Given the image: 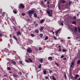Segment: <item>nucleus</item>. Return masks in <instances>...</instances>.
<instances>
[{"label":"nucleus","mask_w":80,"mask_h":80,"mask_svg":"<svg viewBox=\"0 0 80 80\" xmlns=\"http://www.w3.org/2000/svg\"><path fill=\"white\" fill-rule=\"evenodd\" d=\"M39 61L41 63H43V59L40 58L39 59Z\"/></svg>","instance_id":"obj_8"},{"label":"nucleus","mask_w":80,"mask_h":80,"mask_svg":"<svg viewBox=\"0 0 80 80\" xmlns=\"http://www.w3.org/2000/svg\"><path fill=\"white\" fill-rule=\"evenodd\" d=\"M70 77H71V79H72V80L73 79V77L72 76H71V75L70 76Z\"/></svg>","instance_id":"obj_37"},{"label":"nucleus","mask_w":80,"mask_h":80,"mask_svg":"<svg viewBox=\"0 0 80 80\" xmlns=\"http://www.w3.org/2000/svg\"><path fill=\"white\" fill-rule=\"evenodd\" d=\"M72 24H74L75 25L76 24V21H73V22H72Z\"/></svg>","instance_id":"obj_21"},{"label":"nucleus","mask_w":80,"mask_h":80,"mask_svg":"<svg viewBox=\"0 0 80 80\" xmlns=\"http://www.w3.org/2000/svg\"><path fill=\"white\" fill-rule=\"evenodd\" d=\"M78 30L79 33H80V29L79 28V27H78Z\"/></svg>","instance_id":"obj_39"},{"label":"nucleus","mask_w":80,"mask_h":80,"mask_svg":"<svg viewBox=\"0 0 80 80\" xmlns=\"http://www.w3.org/2000/svg\"><path fill=\"white\" fill-rule=\"evenodd\" d=\"M43 28H44L43 27H41L40 29V31H42V30H43Z\"/></svg>","instance_id":"obj_20"},{"label":"nucleus","mask_w":80,"mask_h":80,"mask_svg":"<svg viewBox=\"0 0 80 80\" xmlns=\"http://www.w3.org/2000/svg\"><path fill=\"white\" fill-rule=\"evenodd\" d=\"M49 1H48L47 2V4L48 5H49Z\"/></svg>","instance_id":"obj_56"},{"label":"nucleus","mask_w":80,"mask_h":80,"mask_svg":"<svg viewBox=\"0 0 80 80\" xmlns=\"http://www.w3.org/2000/svg\"><path fill=\"white\" fill-rule=\"evenodd\" d=\"M75 76L77 78H78V77L79 76V75L78 74H77Z\"/></svg>","instance_id":"obj_42"},{"label":"nucleus","mask_w":80,"mask_h":80,"mask_svg":"<svg viewBox=\"0 0 80 80\" xmlns=\"http://www.w3.org/2000/svg\"><path fill=\"white\" fill-rule=\"evenodd\" d=\"M58 47L59 48H61V46H60V45H59L58 46Z\"/></svg>","instance_id":"obj_58"},{"label":"nucleus","mask_w":80,"mask_h":80,"mask_svg":"<svg viewBox=\"0 0 80 80\" xmlns=\"http://www.w3.org/2000/svg\"><path fill=\"white\" fill-rule=\"evenodd\" d=\"M13 38L15 39V40H16L17 41L18 40V39H17V38L15 36H13Z\"/></svg>","instance_id":"obj_11"},{"label":"nucleus","mask_w":80,"mask_h":80,"mask_svg":"<svg viewBox=\"0 0 80 80\" xmlns=\"http://www.w3.org/2000/svg\"><path fill=\"white\" fill-rule=\"evenodd\" d=\"M52 72V70H50L49 71V73H50V74H51V73Z\"/></svg>","instance_id":"obj_50"},{"label":"nucleus","mask_w":80,"mask_h":80,"mask_svg":"<svg viewBox=\"0 0 80 80\" xmlns=\"http://www.w3.org/2000/svg\"><path fill=\"white\" fill-rule=\"evenodd\" d=\"M34 12H36V11L34 10H29L28 12V14L29 16V17L31 18L32 15L33 14Z\"/></svg>","instance_id":"obj_1"},{"label":"nucleus","mask_w":80,"mask_h":80,"mask_svg":"<svg viewBox=\"0 0 80 80\" xmlns=\"http://www.w3.org/2000/svg\"><path fill=\"white\" fill-rule=\"evenodd\" d=\"M19 62L20 64H21V65H23V62H22V61H19Z\"/></svg>","instance_id":"obj_18"},{"label":"nucleus","mask_w":80,"mask_h":80,"mask_svg":"<svg viewBox=\"0 0 80 80\" xmlns=\"http://www.w3.org/2000/svg\"><path fill=\"white\" fill-rule=\"evenodd\" d=\"M43 34H40V38H42V37H43Z\"/></svg>","instance_id":"obj_32"},{"label":"nucleus","mask_w":80,"mask_h":80,"mask_svg":"<svg viewBox=\"0 0 80 80\" xmlns=\"http://www.w3.org/2000/svg\"><path fill=\"white\" fill-rule=\"evenodd\" d=\"M20 9H23L25 8V6L22 3H20L19 4V8Z\"/></svg>","instance_id":"obj_2"},{"label":"nucleus","mask_w":80,"mask_h":80,"mask_svg":"<svg viewBox=\"0 0 80 80\" xmlns=\"http://www.w3.org/2000/svg\"><path fill=\"white\" fill-rule=\"evenodd\" d=\"M55 64H56V65L58 67V66H59V64H58V63L57 62H55Z\"/></svg>","instance_id":"obj_25"},{"label":"nucleus","mask_w":80,"mask_h":80,"mask_svg":"<svg viewBox=\"0 0 80 80\" xmlns=\"http://www.w3.org/2000/svg\"><path fill=\"white\" fill-rule=\"evenodd\" d=\"M13 12L14 13H15V14H17V11L15 10H13Z\"/></svg>","instance_id":"obj_19"},{"label":"nucleus","mask_w":80,"mask_h":80,"mask_svg":"<svg viewBox=\"0 0 80 80\" xmlns=\"http://www.w3.org/2000/svg\"><path fill=\"white\" fill-rule=\"evenodd\" d=\"M69 5H71V3H72V2H70V1H69Z\"/></svg>","instance_id":"obj_35"},{"label":"nucleus","mask_w":80,"mask_h":80,"mask_svg":"<svg viewBox=\"0 0 80 80\" xmlns=\"http://www.w3.org/2000/svg\"><path fill=\"white\" fill-rule=\"evenodd\" d=\"M77 63L78 64H80V60H79L77 62Z\"/></svg>","instance_id":"obj_31"},{"label":"nucleus","mask_w":80,"mask_h":80,"mask_svg":"<svg viewBox=\"0 0 80 80\" xmlns=\"http://www.w3.org/2000/svg\"><path fill=\"white\" fill-rule=\"evenodd\" d=\"M1 37H2V34H0V38H1Z\"/></svg>","instance_id":"obj_49"},{"label":"nucleus","mask_w":80,"mask_h":80,"mask_svg":"<svg viewBox=\"0 0 80 80\" xmlns=\"http://www.w3.org/2000/svg\"><path fill=\"white\" fill-rule=\"evenodd\" d=\"M75 18H76V16L74 17L73 19H74V20H75Z\"/></svg>","instance_id":"obj_53"},{"label":"nucleus","mask_w":80,"mask_h":80,"mask_svg":"<svg viewBox=\"0 0 80 80\" xmlns=\"http://www.w3.org/2000/svg\"><path fill=\"white\" fill-rule=\"evenodd\" d=\"M31 37H34L35 36V35L34 34H31Z\"/></svg>","instance_id":"obj_26"},{"label":"nucleus","mask_w":80,"mask_h":80,"mask_svg":"<svg viewBox=\"0 0 80 80\" xmlns=\"http://www.w3.org/2000/svg\"><path fill=\"white\" fill-rule=\"evenodd\" d=\"M66 49H63L62 50V51L63 52H66Z\"/></svg>","instance_id":"obj_41"},{"label":"nucleus","mask_w":80,"mask_h":80,"mask_svg":"<svg viewBox=\"0 0 80 80\" xmlns=\"http://www.w3.org/2000/svg\"><path fill=\"white\" fill-rule=\"evenodd\" d=\"M43 73L44 75H46V73H47V71H46V70L43 71Z\"/></svg>","instance_id":"obj_17"},{"label":"nucleus","mask_w":80,"mask_h":80,"mask_svg":"<svg viewBox=\"0 0 80 80\" xmlns=\"http://www.w3.org/2000/svg\"><path fill=\"white\" fill-rule=\"evenodd\" d=\"M22 16H25V13H22Z\"/></svg>","instance_id":"obj_36"},{"label":"nucleus","mask_w":80,"mask_h":80,"mask_svg":"<svg viewBox=\"0 0 80 80\" xmlns=\"http://www.w3.org/2000/svg\"><path fill=\"white\" fill-rule=\"evenodd\" d=\"M72 65H74V62H71Z\"/></svg>","instance_id":"obj_44"},{"label":"nucleus","mask_w":80,"mask_h":80,"mask_svg":"<svg viewBox=\"0 0 80 80\" xmlns=\"http://www.w3.org/2000/svg\"><path fill=\"white\" fill-rule=\"evenodd\" d=\"M66 59H67V58H64L63 59V60H66Z\"/></svg>","instance_id":"obj_60"},{"label":"nucleus","mask_w":80,"mask_h":80,"mask_svg":"<svg viewBox=\"0 0 80 80\" xmlns=\"http://www.w3.org/2000/svg\"><path fill=\"white\" fill-rule=\"evenodd\" d=\"M44 21V20L43 19H42L41 21H40V23H42L43 22V21Z\"/></svg>","instance_id":"obj_27"},{"label":"nucleus","mask_w":80,"mask_h":80,"mask_svg":"<svg viewBox=\"0 0 80 80\" xmlns=\"http://www.w3.org/2000/svg\"><path fill=\"white\" fill-rule=\"evenodd\" d=\"M39 12H40V13H42V10H39Z\"/></svg>","instance_id":"obj_62"},{"label":"nucleus","mask_w":80,"mask_h":80,"mask_svg":"<svg viewBox=\"0 0 80 80\" xmlns=\"http://www.w3.org/2000/svg\"><path fill=\"white\" fill-rule=\"evenodd\" d=\"M48 60H52V58L51 57H49L48 58Z\"/></svg>","instance_id":"obj_15"},{"label":"nucleus","mask_w":80,"mask_h":80,"mask_svg":"<svg viewBox=\"0 0 80 80\" xmlns=\"http://www.w3.org/2000/svg\"><path fill=\"white\" fill-rule=\"evenodd\" d=\"M8 47H10V44H8Z\"/></svg>","instance_id":"obj_54"},{"label":"nucleus","mask_w":80,"mask_h":80,"mask_svg":"<svg viewBox=\"0 0 80 80\" xmlns=\"http://www.w3.org/2000/svg\"><path fill=\"white\" fill-rule=\"evenodd\" d=\"M34 17L35 18H37V12H34Z\"/></svg>","instance_id":"obj_6"},{"label":"nucleus","mask_w":80,"mask_h":80,"mask_svg":"<svg viewBox=\"0 0 80 80\" xmlns=\"http://www.w3.org/2000/svg\"><path fill=\"white\" fill-rule=\"evenodd\" d=\"M39 50H42V48H39Z\"/></svg>","instance_id":"obj_52"},{"label":"nucleus","mask_w":80,"mask_h":80,"mask_svg":"<svg viewBox=\"0 0 80 80\" xmlns=\"http://www.w3.org/2000/svg\"><path fill=\"white\" fill-rule=\"evenodd\" d=\"M4 77H8V76L7 75H4Z\"/></svg>","instance_id":"obj_48"},{"label":"nucleus","mask_w":80,"mask_h":80,"mask_svg":"<svg viewBox=\"0 0 80 80\" xmlns=\"http://www.w3.org/2000/svg\"><path fill=\"white\" fill-rule=\"evenodd\" d=\"M32 49H31L30 48H28V49L27 50V52L28 53H32Z\"/></svg>","instance_id":"obj_4"},{"label":"nucleus","mask_w":80,"mask_h":80,"mask_svg":"<svg viewBox=\"0 0 80 80\" xmlns=\"http://www.w3.org/2000/svg\"><path fill=\"white\" fill-rule=\"evenodd\" d=\"M2 17H4V16H5V12H2Z\"/></svg>","instance_id":"obj_34"},{"label":"nucleus","mask_w":80,"mask_h":80,"mask_svg":"<svg viewBox=\"0 0 80 80\" xmlns=\"http://www.w3.org/2000/svg\"><path fill=\"white\" fill-rule=\"evenodd\" d=\"M28 59L30 60V62H32V59H31L30 58H28Z\"/></svg>","instance_id":"obj_40"},{"label":"nucleus","mask_w":80,"mask_h":80,"mask_svg":"<svg viewBox=\"0 0 80 80\" xmlns=\"http://www.w3.org/2000/svg\"><path fill=\"white\" fill-rule=\"evenodd\" d=\"M2 9H0V12H2Z\"/></svg>","instance_id":"obj_59"},{"label":"nucleus","mask_w":80,"mask_h":80,"mask_svg":"<svg viewBox=\"0 0 80 80\" xmlns=\"http://www.w3.org/2000/svg\"><path fill=\"white\" fill-rule=\"evenodd\" d=\"M45 78L46 79H48V77H47V76H46L45 77Z\"/></svg>","instance_id":"obj_46"},{"label":"nucleus","mask_w":80,"mask_h":80,"mask_svg":"<svg viewBox=\"0 0 80 80\" xmlns=\"http://www.w3.org/2000/svg\"><path fill=\"white\" fill-rule=\"evenodd\" d=\"M17 34L18 35H21V33H20V31H18V32H17Z\"/></svg>","instance_id":"obj_13"},{"label":"nucleus","mask_w":80,"mask_h":80,"mask_svg":"<svg viewBox=\"0 0 80 80\" xmlns=\"http://www.w3.org/2000/svg\"><path fill=\"white\" fill-rule=\"evenodd\" d=\"M25 62L27 63H30V61L27 60H25Z\"/></svg>","instance_id":"obj_30"},{"label":"nucleus","mask_w":80,"mask_h":80,"mask_svg":"<svg viewBox=\"0 0 80 80\" xmlns=\"http://www.w3.org/2000/svg\"><path fill=\"white\" fill-rule=\"evenodd\" d=\"M35 33H39V31H38V30H36L35 31Z\"/></svg>","instance_id":"obj_12"},{"label":"nucleus","mask_w":80,"mask_h":80,"mask_svg":"<svg viewBox=\"0 0 80 80\" xmlns=\"http://www.w3.org/2000/svg\"><path fill=\"white\" fill-rule=\"evenodd\" d=\"M11 62L12 63V64H13L14 65H16V63H16V62H15L13 61H12Z\"/></svg>","instance_id":"obj_10"},{"label":"nucleus","mask_w":80,"mask_h":80,"mask_svg":"<svg viewBox=\"0 0 80 80\" xmlns=\"http://www.w3.org/2000/svg\"><path fill=\"white\" fill-rule=\"evenodd\" d=\"M52 79L53 80H57V79H56L55 78V77H54V76H52Z\"/></svg>","instance_id":"obj_29"},{"label":"nucleus","mask_w":80,"mask_h":80,"mask_svg":"<svg viewBox=\"0 0 80 80\" xmlns=\"http://www.w3.org/2000/svg\"><path fill=\"white\" fill-rule=\"evenodd\" d=\"M38 68H42V65L41 64H39V66L38 67Z\"/></svg>","instance_id":"obj_16"},{"label":"nucleus","mask_w":80,"mask_h":80,"mask_svg":"<svg viewBox=\"0 0 80 80\" xmlns=\"http://www.w3.org/2000/svg\"><path fill=\"white\" fill-rule=\"evenodd\" d=\"M59 48V52H61V51H62V49H61V48Z\"/></svg>","instance_id":"obj_51"},{"label":"nucleus","mask_w":80,"mask_h":80,"mask_svg":"<svg viewBox=\"0 0 80 80\" xmlns=\"http://www.w3.org/2000/svg\"><path fill=\"white\" fill-rule=\"evenodd\" d=\"M34 23L35 26H38V23H37V22H34Z\"/></svg>","instance_id":"obj_24"},{"label":"nucleus","mask_w":80,"mask_h":80,"mask_svg":"<svg viewBox=\"0 0 80 80\" xmlns=\"http://www.w3.org/2000/svg\"><path fill=\"white\" fill-rule=\"evenodd\" d=\"M47 13L48 14L49 17H52V13L50 12V10L47 11Z\"/></svg>","instance_id":"obj_3"},{"label":"nucleus","mask_w":80,"mask_h":80,"mask_svg":"<svg viewBox=\"0 0 80 80\" xmlns=\"http://www.w3.org/2000/svg\"><path fill=\"white\" fill-rule=\"evenodd\" d=\"M53 38L57 40V38L55 37V36H53Z\"/></svg>","instance_id":"obj_43"},{"label":"nucleus","mask_w":80,"mask_h":80,"mask_svg":"<svg viewBox=\"0 0 80 80\" xmlns=\"http://www.w3.org/2000/svg\"><path fill=\"white\" fill-rule=\"evenodd\" d=\"M75 32H77V27H75Z\"/></svg>","instance_id":"obj_33"},{"label":"nucleus","mask_w":80,"mask_h":80,"mask_svg":"<svg viewBox=\"0 0 80 80\" xmlns=\"http://www.w3.org/2000/svg\"><path fill=\"white\" fill-rule=\"evenodd\" d=\"M9 73H10V74H12V73L10 71H9Z\"/></svg>","instance_id":"obj_63"},{"label":"nucleus","mask_w":80,"mask_h":80,"mask_svg":"<svg viewBox=\"0 0 80 80\" xmlns=\"http://www.w3.org/2000/svg\"><path fill=\"white\" fill-rule=\"evenodd\" d=\"M64 3H65V1L63 0H60V2H59V3L63 4Z\"/></svg>","instance_id":"obj_5"},{"label":"nucleus","mask_w":80,"mask_h":80,"mask_svg":"<svg viewBox=\"0 0 80 80\" xmlns=\"http://www.w3.org/2000/svg\"><path fill=\"white\" fill-rule=\"evenodd\" d=\"M64 77L65 78V80L66 79L67 76H66V73H65L64 74Z\"/></svg>","instance_id":"obj_28"},{"label":"nucleus","mask_w":80,"mask_h":80,"mask_svg":"<svg viewBox=\"0 0 80 80\" xmlns=\"http://www.w3.org/2000/svg\"><path fill=\"white\" fill-rule=\"evenodd\" d=\"M61 25L62 26H63V23L62 22L61 23Z\"/></svg>","instance_id":"obj_55"},{"label":"nucleus","mask_w":80,"mask_h":80,"mask_svg":"<svg viewBox=\"0 0 80 80\" xmlns=\"http://www.w3.org/2000/svg\"><path fill=\"white\" fill-rule=\"evenodd\" d=\"M7 70H11V68L9 67H8L7 68Z\"/></svg>","instance_id":"obj_22"},{"label":"nucleus","mask_w":80,"mask_h":80,"mask_svg":"<svg viewBox=\"0 0 80 80\" xmlns=\"http://www.w3.org/2000/svg\"><path fill=\"white\" fill-rule=\"evenodd\" d=\"M7 60H8V61H10V59L8 58H7Z\"/></svg>","instance_id":"obj_45"},{"label":"nucleus","mask_w":80,"mask_h":80,"mask_svg":"<svg viewBox=\"0 0 80 80\" xmlns=\"http://www.w3.org/2000/svg\"><path fill=\"white\" fill-rule=\"evenodd\" d=\"M60 29H58V31H56L55 32V35H58V32H59V31H60Z\"/></svg>","instance_id":"obj_7"},{"label":"nucleus","mask_w":80,"mask_h":80,"mask_svg":"<svg viewBox=\"0 0 80 80\" xmlns=\"http://www.w3.org/2000/svg\"><path fill=\"white\" fill-rule=\"evenodd\" d=\"M41 4H42V5H43V3H44V2H43V1H41Z\"/></svg>","instance_id":"obj_38"},{"label":"nucleus","mask_w":80,"mask_h":80,"mask_svg":"<svg viewBox=\"0 0 80 80\" xmlns=\"http://www.w3.org/2000/svg\"><path fill=\"white\" fill-rule=\"evenodd\" d=\"M69 70V75L70 76H71V75H72V70L70 69Z\"/></svg>","instance_id":"obj_14"},{"label":"nucleus","mask_w":80,"mask_h":80,"mask_svg":"<svg viewBox=\"0 0 80 80\" xmlns=\"http://www.w3.org/2000/svg\"><path fill=\"white\" fill-rule=\"evenodd\" d=\"M47 7H48V8H50V7L49 6V5H48L47 6Z\"/></svg>","instance_id":"obj_61"},{"label":"nucleus","mask_w":80,"mask_h":80,"mask_svg":"<svg viewBox=\"0 0 80 80\" xmlns=\"http://www.w3.org/2000/svg\"><path fill=\"white\" fill-rule=\"evenodd\" d=\"M27 20V21H30V19H28Z\"/></svg>","instance_id":"obj_57"},{"label":"nucleus","mask_w":80,"mask_h":80,"mask_svg":"<svg viewBox=\"0 0 80 80\" xmlns=\"http://www.w3.org/2000/svg\"><path fill=\"white\" fill-rule=\"evenodd\" d=\"M64 57H65L64 55H62L61 57V58H62Z\"/></svg>","instance_id":"obj_47"},{"label":"nucleus","mask_w":80,"mask_h":80,"mask_svg":"<svg viewBox=\"0 0 80 80\" xmlns=\"http://www.w3.org/2000/svg\"><path fill=\"white\" fill-rule=\"evenodd\" d=\"M48 36L46 37L45 38V40H48Z\"/></svg>","instance_id":"obj_23"},{"label":"nucleus","mask_w":80,"mask_h":80,"mask_svg":"<svg viewBox=\"0 0 80 80\" xmlns=\"http://www.w3.org/2000/svg\"><path fill=\"white\" fill-rule=\"evenodd\" d=\"M75 79H77V77H76V76L74 78Z\"/></svg>","instance_id":"obj_64"},{"label":"nucleus","mask_w":80,"mask_h":80,"mask_svg":"<svg viewBox=\"0 0 80 80\" xmlns=\"http://www.w3.org/2000/svg\"><path fill=\"white\" fill-rule=\"evenodd\" d=\"M13 77H18V75L16 74H13Z\"/></svg>","instance_id":"obj_9"}]
</instances>
